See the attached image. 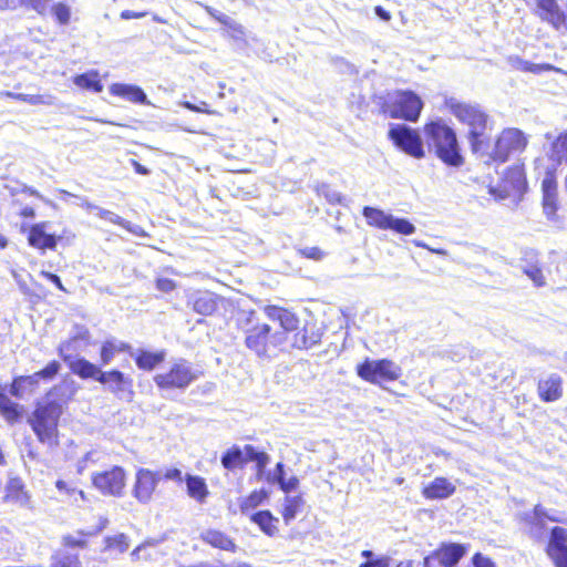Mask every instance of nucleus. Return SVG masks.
<instances>
[{
    "instance_id": "obj_11",
    "label": "nucleus",
    "mask_w": 567,
    "mask_h": 567,
    "mask_svg": "<svg viewBox=\"0 0 567 567\" xmlns=\"http://www.w3.org/2000/svg\"><path fill=\"white\" fill-rule=\"evenodd\" d=\"M467 553V546L462 544H443L439 549L424 558V567H456Z\"/></svg>"
},
{
    "instance_id": "obj_13",
    "label": "nucleus",
    "mask_w": 567,
    "mask_h": 567,
    "mask_svg": "<svg viewBox=\"0 0 567 567\" xmlns=\"http://www.w3.org/2000/svg\"><path fill=\"white\" fill-rule=\"evenodd\" d=\"M99 382L120 399H130L133 394V380L118 370L103 371Z\"/></svg>"
},
{
    "instance_id": "obj_31",
    "label": "nucleus",
    "mask_w": 567,
    "mask_h": 567,
    "mask_svg": "<svg viewBox=\"0 0 567 567\" xmlns=\"http://www.w3.org/2000/svg\"><path fill=\"white\" fill-rule=\"evenodd\" d=\"M507 61H508V64L513 69L518 70V71H523V72H530V73L538 74V73H542L544 71L554 70V66L550 65V64H547V63H544V64L532 63V62L523 60L518 55H512V56L508 58Z\"/></svg>"
},
{
    "instance_id": "obj_35",
    "label": "nucleus",
    "mask_w": 567,
    "mask_h": 567,
    "mask_svg": "<svg viewBox=\"0 0 567 567\" xmlns=\"http://www.w3.org/2000/svg\"><path fill=\"white\" fill-rule=\"evenodd\" d=\"M549 158L558 165L567 162V130L551 143Z\"/></svg>"
},
{
    "instance_id": "obj_32",
    "label": "nucleus",
    "mask_w": 567,
    "mask_h": 567,
    "mask_svg": "<svg viewBox=\"0 0 567 567\" xmlns=\"http://www.w3.org/2000/svg\"><path fill=\"white\" fill-rule=\"evenodd\" d=\"M0 413L9 423H16L22 416V408L0 392Z\"/></svg>"
},
{
    "instance_id": "obj_53",
    "label": "nucleus",
    "mask_w": 567,
    "mask_h": 567,
    "mask_svg": "<svg viewBox=\"0 0 567 567\" xmlns=\"http://www.w3.org/2000/svg\"><path fill=\"white\" fill-rule=\"evenodd\" d=\"M94 214L101 219L107 220L114 225L121 226L123 223V218L121 216L100 206H97V209H95Z\"/></svg>"
},
{
    "instance_id": "obj_28",
    "label": "nucleus",
    "mask_w": 567,
    "mask_h": 567,
    "mask_svg": "<svg viewBox=\"0 0 567 567\" xmlns=\"http://www.w3.org/2000/svg\"><path fill=\"white\" fill-rule=\"evenodd\" d=\"M8 502L25 505L29 501L28 492L21 478L12 477L6 486V497Z\"/></svg>"
},
{
    "instance_id": "obj_33",
    "label": "nucleus",
    "mask_w": 567,
    "mask_h": 567,
    "mask_svg": "<svg viewBox=\"0 0 567 567\" xmlns=\"http://www.w3.org/2000/svg\"><path fill=\"white\" fill-rule=\"evenodd\" d=\"M302 506L303 498L300 495L285 497L281 514L286 525H289L297 517Z\"/></svg>"
},
{
    "instance_id": "obj_44",
    "label": "nucleus",
    "mask_w": 567,
    "mask_h": 567,
    "mask_svg": "<svg viewBox=\"0 0 567 567\" xmlns=\"http://www.w3.org/2000/svg\"><path fill=\"white\" fill-rule=\"evenodd\" d=\"M28 375H22L14 378L11 386H10V394L22 399L27 393H30L33 391V389L38 385L39 382H21L20 385H18V381L21 379H27Z\"/></svg>"
},
{
    "instance_id": "obj_12",
    "label": "nucleus",
    "mask_w": 567,
    "mask_h": 567,
    "mask_svg": "<svg viewBox=\"0 0 567 567\" xmlns=\"http://www.w3.org/2000/svg\"><path fill=\"white\" fill-rule=\"evenodd\" d=\"M92 481L103 494L120 496L125 486V473L122 467L114 466L109 471L94 474Z\"/></svg>"
},
{
    "instance_id": "obj_24",
    "label": "nucleus",
    "mask_w": 567,
    "mask_h": 567,
    "mask_svg": "<svg viewBox=\"0 0 567 567\" xmlns=\"http://www.w3.org/2000/svg\"><path fill=\"white\" fill-rule=\"evenodd\" d=\"M28 240L32 247L39 249H54L56 246L55 237L44 231L43 224H35L31 227Z\"/></svg>"
},
{
    "instance_id": "obj_36",
    "label": "nucleus",
    "mask_w": 567,
    "mask_h": 567,
    "mask_svg": "<svg viewBox=\"0 0 567 567\" xmlns=\"http://www.w3.org/2000/svg\"><path fill=\"white\" fill-rule=\"evenodd\" d=\"M85 334H87L86 331L84 334L75 336V337L60 343V346L58 348V353L68 365L72 361H75L76 359H79L78 357L74 355V353L78 351L79 339L80 338L84 339Z\"/></svg>"
},
{
    "instance_id": "obj_47",
    "label": "nucleus",
    "mask_w": 567,
    "mask_h": 567,
    "mask_svg": "<svg viewBox=\"0 0 567 567\" xmlns=\"http://www.w3.org/2000/svg\"><path fill=\"white\" fill-rule=\"evenodd\" d=\"M318 195L323 196L329 203H341L342 195L336 189L331 188L328 184H320L316 188Z\"/></svg>"
},
{
    "instance_id": "obj_17",
    "label": "nucleus",
    "mask_w": 567,
    "mask_h": 567,
    "mask_svg": "<svg viewBox=\"0 0 567 567\" xmlns=\"http://www.w3.org/2000/svg\"><path fill=\"white\" fill-rule=\"evenodd\" d=\"M537 393L544 402H555L563 396V379L557 373H550L539 379Z\"/></svg>"
},
{
    "instance_id": "obj_18",
    "label": "nucleus",
    "mask_w": 567,
    "mask_h": 567,
    "mask_svg": "<svg viewBox=\"0 0 567 567\" xmlns=\"http://www.w3.org/2000/svg\"><path fill=\"white\" fill-rule=\"evenodd\" d=\"M168 539V534L164 533L158 537H150L138 545L132 553L133 560H156L159 553L157 547Z\"/></svg>"
},
{
    "instance_id": "obj_60",
    "label": "nucleus",
    "mask_w": 567,
    "mask_h": 567,
    "mask_svg": "<svg viewBox=\"0 0 567 567\" xmlns=\"http://www.w3.org/2000/svg\"><path fill=\"white\" fill-rule=\"evenodd\" d=\"M156 288L163 292H171L176 288V285L172 279L159 278L156 280Z\"/></svg>"
},
{
    "instance_id": "obj_46",
    "label": "nucleus",
    "mask_w": 567,
    "mask_h": 567,
    "mask_svg": "<svg viewBox=\"0 0 567 567\" xmlns=\"http://www.w3.org/2000/svg\"><path fill=\"white\" fill-rule=\"evenodd\" d=\"M52 13L60 24L65 25L70 22L71 8L68 4H65L63 2L55 3L52 7Z\"/></svg>"
},
{
    "instance_id": "obj_25",
    "label": "nucleus",
    "mask_w": 567,
    "mask_h": 567,
    "mask_svg": "<svg viewBox=\"0 0 567 567\" xmlns=\"http://www.w3.org/2000/svg\"><path fill=\"white\" fill-rule=\"evenodd\" d=\"M200 538L206 544L221 550L235 551L236 549L234 540L228 535L217 529L203 532Z\"/></svg>"
},
{
    "instance_id": "obj_27",
    "label": "nucleus",
    "mask_w": 567,
    "mask_h": 567,
    "mask_svg": "<svg viewBox=\"0 0 567 567\" xmlns=\"http://www.w3.org/2000/svg\"><path fill=\"white\" fill-rule=\"evenodd\" d=\"M70 370L81 379H93L99 382L102 370L84 358H79L69 364Z\"/></svg>"
},
{
    "instance_id": "obj_1",
    "label": "nucleus",
    "mask_w": 567,
    "mask_h": 567,
    "mask_svg": "<svg viewBox=\"0 0 567 567\" xmlns=\"http://www.w3.org/2000/svg\"><path fill=\"white\" fill-rule=\"evenodd\" d=\"M236 324L245 334V346L259 359H270L284 342V332L272 330L261 322L255 310H239L236 313Z\"/></svg>"
},
{
    "instance_id": "obj_51",
    "label": "nucleus",
    "mask_w": 567,
    "mask_h": 567,
    "mask_svg": "<svg viewBox=\"0 0 567 567\" xmlns=\"http://www.w3.org/2000/svg\"><path fill=\"white\" fill-rule=\"evenodd\" d=\"M228 29L229 35L237 40V41H244L245 40V28L236 22L234 19H229L228 22L225 24Z\"/></svg>"
},
{
    "instance_id": "obj_42",
    "label": "nucleus",
    "mask_w": 567,
    "mask_h": 567,
    "mask_svg": "<svg viewBox=\"0 0 567 567\" xmlns=\"http://www.w3.org/2000/svg\"><path fill=\"white\" fill-rule=\"evenodd\" d=\"M567 529L563 527H554L550 533V539L547 551L567 547Z\"/></svg>"
},
{
    "instance_id": "obj_23",
    "label": "nucleus",
    "mask_w": 567,
    "mask_h": 567,
    "mask_svg": "<svg viewBox=\"0 0 567 567\" xmlns=\"http://www.w3.org/2000/svg\"><path fill=\"white\" fill-rule=\"evenodd\" d=\"M542 188L544 213L548 218H551L557 210V184L553 178L546 177L543 181Z\"/></svg>"
},
{
    "instance_id": "obj_43",
    "label": "nucleus",
    "mask_w": 567,
    "mask_h": 567,
    "mask_svg": "<svg viewBox=\"0 0 567 567\" xmlns=\"http://www.w3.org/2000/svg\"><path fill=\"white\" fill-rule=\"evenodd\" d=\"M524 274L534 282L535 286L542 287L545 285V277L543 270L537 262H527L522 266Z\"/></svg>"
},
{
    "instance_id": "obj_48",
    "label": "nucleus",
    "mask_w": 567,
    "mask_h": 567,
    "mask_svg": "<svg viewBox=\"0 0 567 567\" xmlns=\"http://www.w3.org/2000/svg\"><path fill=\"white\" fill-rule=\"evenodd\" d=\"M506 179L511 182L513 189L516 192H520L525 186V177L519 167L512 168Z\"/></svg>"
},
{
    "instance_id": "obj_58",
    "label": "nucleus",
    "mask_w": 567,
    "mask_h": 567,
    "mask_svg": "<svg viewBox=\"0 0 567 567\" xmlns=\"http://www.w3.org/2000/svg\"><path fill=\"white\" fill-rule=\"evenodd\" d=\"M299 252L309 259L321 260L324 256L323 251L318 247H305Z\"/></svg>"
},
{
    "instance_id": "obj_63",
    "label": "nucleus",
    "mask_w": 567,
    "mask_h": 567,
    "mask_svg": "<svg viewBox=\"0 0 567 567\" xmlns=\"http://www.w3.org/2000/svg\"><path fill=\"white\" fill-rule=\"evenodd\" d=\"M63 544L68 547H85L86 542L83 538H78L71 535L63 537Z\"/></svg>"
},
{
    "instance_id": "obj_5",
    "label": "nucleus",
    "mask_w": 567,
    "mask_h": 567,
    "mask_svg": "<svg viewBox=\"0 0 567 567\" xmlns=\"http://www.w3.org/2000/svg\"><path fill=\"white\" fill-rule=\"evenodd\" d=\"M423 109V102L412 91H395L388 95L383 112L392 118H403L405 121H417Z\"/></svg>"
},
{
    "instance_id": "obj_9",
    "label": "nucleus",
    "mask_w": 567,
    "mask_h": 567,
    "mask_svg": "<svg viewBox=\"0 0 567 567\" xmlns=\"http://www.w3.org/2000/svg\"><path fill=\"white\" fill-rule=\"evenodd\" d=\"M402 374L401 368L391 360H365L358 365V375L363 380L379 384L382 381H395Z\"/></svg>"
},
{
    "instance_id": "obj_8",
    "label": "nucleus",
    "mask_w": 567,
    "mask_h": 567,
    "mask_svg": "<svg viewBox=\"0 0 567 567\" xmlns=\"http://www.w3.org/2000/svg\"><path fill=\"white\" fill-rule=\"evenodd\" d=\"M363 216L370 226L383 230H393L396 234L408 236L414 234L416 229L410 220L395 217L379 208L367 206L363 208Z\"/></svg>"
},
{
    "instance_id": "obj_29",
    "label": "nucleus",
    "mask_w": 567,
    "mask_h": 567,
    "mask_svg": "<svg viewBox=\"0 0 567 567\" xmlns=\"http://www.w3.org/2000/svg\"><path fill=\"white\" fill-rule=\"evenodd\" d=\"M250 520L268 536H275L278 533L279 519L269 511H260L250 515Z\"/></svg>"
},
{
    "instance_id": "obj_2",
    "label": "nucleus",
    "mask_w": 567,
    "mask_h": 567,
    "mask_svg": "<svg viewBox=\"0 0 567 567\" xmlns=\"http://www.w3.org/2000/svg\"><path fill=\"white\" fill-rule=\"evenodd\" d=\"M450 112L467 126V137L475 154H485L489 148L487 135L488 115L477 104H471L450 99L446 101Z\"/></svg>"
},
{
    "instance_id": "obj_38",
    "label": "nucleus",
    "mask_w": 567,
    "mask_h": 567,
    "mask_svg": "<svg viewBox=\"0 0 567 567\" xmlns=\"http://www.w3.org/2000/svg\"><path fill=\"white\" fill-rule=\"evenodd\" d=\"M245 463L246 458L244 457V452L238 446H233L221 456V464L228 471L241 467Z\"/></svg>"
},
{
    "instance_id": "obj_54",
    "label": "nucleus",
    "mask_w": 567,
    "mask_h": 567,
    "mask_svg": "<svg viewBox=\"0 0 567 567\" xmlns=\"http://www.w3.org/2000/svg\"><path fill=\"white\" fill-rule=\"evenodd\" d=\"M285 465L279 462L277 463L274 472H269L266 476V480L269 483H277L278 485L285 480Z\"/></svg>"
},
{
    "instance_id": "obj_3",
    "label": "nucleus",
    "mask_w": 567,
    "mask_h": 567,
    "mask_svg": "<svg viewBox=\"0 0 567 567\" xmlns=\"http://www.w3.org/2000/svg\"><path fill=\"white\" fill-rule=\"evenodd\" d=\"M424 135L430 150L446 165L460 167L464 163L457 137L453 128L443 121H434L424 126Z\"/></svg>"
},
{
    "instance_id": "obj_19",
    "label": "nucleus",
    "mask_w": 567,
    "mask_h": 567,
    "mask_svg": "<svg viewBox=\"0 0 567 567\" xmlns=\"http://www.w3.org/2000/svg\"><path fill=\"white\" fill-rule=\"evenodd\" d=\"M109 91L112 95L120 96L128 102L136 104L150 105L145 92L137 85L125 84V83H113Z\"/></svg>"
},
{
    "instance_id": "obj_10",
    "label": "nucleus",
    "mask_w": 567,
    "mask_h": 567,
    "mask_svg": "<svg viewBox=\"0 0 567 567\" xmlns=\"http://www.w3.org/2000/svg\"><path fill=\"white\" fill-rule=\"evenodd\" d=\"M389 137L396 147L415 158L425 156L423 141L416 130L405 124H394L389 131Z\"/></svg>"
},
{
    "instance_id": "obj_37",
    "label": "nucleus",
    "mask_w": 567,
    "mask_h": 567,
    "mask_svg": "<svg viewBox=\"0 0 567 567\" xmlns=\"http://www.w3.org/2000/svg\"><path fill=\"white\" fill-rule=\"evenodd\" d=\"M267 497L268 493L265 489L251 492L248 496L239 499L240 513L248 515L250 511L259 506Z\"/></svg>"
},
{
    "instance_id": "obj_7",
    "label": "nucleus",
    "mask_w": 567,
    "mask_h": 567,
    "mask_svg": "<svg viewBox=\"0 0 567 567\" xmlns=\"http://www.w3.org/2000/svg\"><path fill=\"white\" fill-rule=\"evenodd\" d=\"M198 374L193 369V365L184 360L179 359L174 362L168 372L159 373L155 375L154 381L156 385L163 390L167 389H186L192 382L197 380Z\"/></svg>"
},
{
    "instance_id": "obj_62",
    "label": "nucleus",
    "mask_w": 567,
    "mask_h": 567,
    "mask_svg": "<svg viewBox=\"0 0 567 567\" xmlns=\"http://www.w3.org/2000/svg\"><path fill=\"white\" fill-rule=\"evenodd\" d=\"M299 485V480L296 477V476H291L289 477L288 480H284L279 486L280 488L286 492V493H289L293 489H296Z\"/></svg>"
},
{
    "instance_id": "obj_14",
    "label": "nucleus",
    "mask_w": 567,
    "mask_h": 567,
    "mask_svg": "<svg viewBox=\"0 0 567 567\" xmlns=\"http://www.w3.org/2000/svg\"><path fill=\"white\" fill-rule=\"evenodd\" d=\"M161 478L159 473H154L147 468L138 470L133 486V496L140 503L147 504L152 499V495Z\"/></svg>"
},
{
    "instance_id": "obj_26",
    "label": "nucleus",
    "mask_w": 567,
    "mask_h": 567,
    "mask_svg": "<svg viewBox=\"0 0 567 567\" xmlns=\"http://www.w3.org/2000/svg\"><path fill=\"white\" fill-rule=\"evenodd\" d=\"M187 494L198 503H205L209 492L205 480L197 475L187 474L185 477Z\"/></svg>"
},
{
    "instance_id": "obj_6",
    "label": "nucleus",
    "mask_w": 567,
    "mask_h": 567,
    "mask_svg": "<svg viewBox=\"0 0 567 567\" xmlns=\"http://www.w3.org/2000/svg\"><path fill=\"white\" fill-rule=\"evenodd\" d=\"M528 143L527 136L518 128H505L497 137L494 148L488 155L494 162L505 163L512 154L522 153Z\"/></svg>"
},
{
    "instance_id": "obj_39",
    "label": "nucleus",
    "mask_w": 567,
    "mask_h": 567,
    "mask_svg": "<svg viewBox=\"0 0 567 567\" xmlns=\"http://www.w3.org/2000/svg\"><path fill=\"white\" fill-rule=\"evenodd\" d=\"M61 364L53 360L47 364V367L31 375H28L27 379H21L18 381V385H20L21 382H39L40 379L43 380H52L55 378V375L60 372Z\"/></svg>"
},
{
    "instance_id": "obj_61",
    "label": "nucleus",
    "mask_w": 567,
    "mask_h": 567,
    "mask_svg": "<svg viewBox=\"0 0 567 567\" xmlns=\"http://www.w3.org/2000/svg\"><path fill=\"white\" fill-rule=\"evenodd\" d=\"M243 452H244V457L246 456V458L248 461H254V462H257L261 457V455L265 454V452H259L251 445H246Z\"/></svg>"
},
{
    "instance_id": "obj_49",
    "label": "nucleus",
    "mask_w": 567,
    "mask_h": 567,
    "mask_svg": "<svg viewBox=\"0 0 567 567\" xmlns=\"http://www.w3.org/2000/svg\"><path fill=\"white\" fill-rule=\"evenodd\" d=\"M55 486L60 492H64L71 498H73L74 503H78L79 499L84 501V498H85L83 491H79L75 487L69 486L68 483L64 481H61V480L56 481Z\"/></svg>"
},
{
    "instance_id": "obj_45",
    "label": "nucleus",
    "mask_w": 567,
    "mask_h": 567,
    "mask_svg": "<svg viewBox=\"0 0 567 567\" xmlns=\"http://www.w3.org/2000/svg\"><path fill=\"white\" fill-rule=\"evenodd\" d=\"M105 544L107 548L115 549L118 553H124L130 547V540L125 534H117L112 537H106Z\"/></svg>"
},
{
    "instance_id": "obj_21",
    "label": "nucleus",
    "mask_w": 567,
    "mask_h": 567,
    "mask_svg": "<svg viewBox=\"0 0 567 567\" xmlns=\"http://www.w3.org/2000/svg\"><path fill=\"white\" fill-rule=\"evenodd\" d=\"M321 340V332L315 324H306L298 329L291 339V344L297 349H309L318 344Z\"/></svg>"
},
{
    "instance_id": "obj_55",
    "label": "nucleus",
    "mask_w": 567,
    "mask_h": 567,
    "mask_svg": "<svg viewBox=\"0 0 567 567\" xmlns=\"http://www.w3.org/2000/svg\"><path fill=\"white\" fill-rule=\"evenodd\" d=\"M51 1L52 0H22L21 7H29L38 13H43L47 11Z\"/></svg>"
},
{
    "instance_id": "obj_56",
    "label": "nucleus",
    "mask_w": 567,
    "mask_h": 567,
    "mask_svg": "<svg viewBox=\"0 0 567 567\" xmlns=\"http://www.w3.org/2000/svg\"><path fill=\"white\" fill-rule=\"evenodd\" d=\"M23 102L29 103L31 105H52L53 104V97L51 95H31L25 94V97H23Z\"/></svg>"
},
{
    "instance_id": "obj_41",
    "label": "nucleus",
    "mask_w": 567,
    "mask_h": 567,
    "mask_svg": "<svg viewBox=\"0 0 567 567\" xmlns=\"http://www.w3.org/2000/svg\"><path fill=\"white\" fill-rule=\"evenodd\" d=\"M361 556L365 558L359 567H390L391 558L384 555H375L372 550H363Z\"/></svg>"
},
{
    "instance_id": "obj_40",
    "label": "nucleus",
    "mask_w": 567,
    "mask_h": 567,
    "mask_svg": "<svg viewBox=\"0 0 567 567\" xmlns=\"http://www.w3.org/2000/svg\"><path fill=\"white\" fill-rule=\"evenodd\" d=\"M165 353L161 352H148L140 351L135 358L136 365L142 370H153L158 363L164 361Z\"/></svg>"
},
{
    "instance_id": "obj_30",
    "label": "nucleus",
    "mask_w": 567,
    "mask_h": 567,
    "mask_svg": "<svg viewBox=\"0 0 567 567\" xmlns=\"http://www.w3.org/2000/svg\"><path fill=\"white\" fill-rule=\"evenodd\" d=\"M130 350L131 346L125 342L117 340H107L102 344L101 348V363L103 365H107L114 360L117 353L126 352Z\"/></svg>"
},
{
    "instance_id": "obj_4",
    "label": "nucleus",
    "mask_w": 567,
    "mask_h": 567,
    "mask_svg": "<svg viewBox=\"0 0 567 567\" xmlns=\"http://www.w3.org/2000/svg\"><path fill=\"white\" fill-rule=\"evenodd\" d=\"M61 414V405L51 401L39 404L29 416L28 423L41 443L49 446L58 444V422Z\"/></svg>"
},
{
    "instance_id": "obj_20",
    "label": "nucleus",
    "mask_w": 567,
    "mask_h": 567,
    "mask_svg": "<svg viewBox=\"0 0 567 567\" xmlns=\"http://www.w3.org/2000/svg\"><path fill=\"white\" fill-rule=\"evenodd\" d=\"M218 300V296L210 291H197L190 296L189 302L195 312L210 316L216 311Z\"/></svg>"
},
{
    "instance_id": "obj_52",
    "label": "nucleus",
    "mask_w": 567,
    "mask_h": 567,
    "mask_svg": "<svg viewBox=\"0 0 567 567\" xmlns=\"http://www.w3.org/2000/svg\"><path fill=\"white\" fill-rule=\"evenodd\" d=\"M556 567H567V547L547 551Z\"/></svg>"
},
{
    "instance_id": "obj_64",
    "label": "nucleus",
    "mask_w": 567,
    "mask_h": 567,
    "mask_svg": "<svg viewBox=\"0 0 567 567\" xmlns=\"http://www.w3.org/2000/svg\"><path fill=\"white\" fill-rule=\"evenodd\" d=\"M121 227L125 228L130 233L136 235V236H145V231L143 228L138 225H133L132 223L123 219V223L121 224Z\"/></svg>"
},
{
    "instance_id": "obj_22",
    "label": "nucleus",
    "mask_w": 567,
    "mask_h": 567,
    "mask_svg": "<svg viewBox=\"0 0 567 567\" xmlns=\"http://www.w3.org/2000/svg\"><path fill=\"white\" fill-rule=\"evenodd\" d=\"M455 492V486L445 477L434 478L423 489L424 497L429 499L447 498Z\"/></svg>"
},
{
    "instance_id": "obj_34",
    "label": "nucleus",
    "mask_w": 567,
    "mask_h": 567,
    "mask_svg": "<svg viewBox=\"0 0 567 567\" xmlns=\"http://www.w3.org/2000/svg\"><path fill=\"white\" fill-rule=\"evenodd\" d=\"M73 83L81 89L91 90L96 93H100L103 90V84L99 80L97 71H90V72L76 75L73 79Z\"/></svg>"
},
{
    "instance_id": "obj_16",
    "label": "nucleus",
    "mask_w": 567,
    "mask_h": 567,
    "mask_svg": "<svg viewBox=\"0 0 567 567\" xmlns=\"http://www.w3.org/2000/svg\"><path fill=\"white\" fill-rule=\"evenodd\" d=\"M522 520L525 523L529 535L535 539H539L543 536L546 520L560 522L558 517L549 515L540 505L535 506L533 512L524 513Z\"/></svg>"
},
{
    "instance_id": "obj_15",
    "label": "nucleus",
    "mask_w": 567,
    "mask_h": 567,
    "mask_svg": "<svg viewBox=\"0 0 567 567\" xmlns=\"http://www.w3.org/2000/svg\"><path fill=\"white\" fill-rule=\"evenodd\" d=\"M265 316L271 321H277L281 328L279 332H284V341L288 338L289 333H295L299 329L298 317L287 309L277 306L264 307Z\"/></svg>"
},
{
    "instance_id": "obj_57",
    "label": "nucleus",
    "mask_w": 567,
    "mask_h": 567,
    "mask_svg": "<svg viewBox=\"0 0 567 567\" xmlns=\"http://www.w3.org/2000/svg\"><path fill=\"white\" fill-rule=\"evenodd\" d=\"M61 193L63 194V196H70V197H74L75 199H78L76 205L85 208L89 213H94L95 209H97V205L92 204L85 197L73 195L66 190H61Z\"/></svg>"
},
{
    "instance_id": "obj_59",
    "label": "nucleus",
    "mask_w": 567,
    "mask_h": 567,
    "mask_svg": "<svg viewBox=\"0 0 567 567\" xmlns=\"http://www.w3.org/2000/svg\"><path fill=\"white\" fill-rule=\"evenodd\" d=\"M472 565L473 567H496L494 561L484 556L481 553H476L472 558Z\"/></svg>"
},
{
    "instance_id": "obj_50",
    "label": "nucleus",
    "mask_w": 567,
    "mask_h": 567,
    "mask_svg": "<svg viewBox=\"0 0 567 567\" xmlns=\"http://www.w3.org/2000/svg\"><path fill=\"white\" fill-rule=\"evenodd\" d=\"M52 567H81V563L78 555L65 553L59 555Z\"/></svg>"
}]
</instances>
